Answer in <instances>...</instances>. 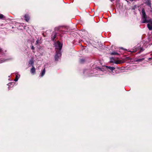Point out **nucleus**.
<instances>
[{
  "label": "nucleus",
  "mask_w": 152,
  "mask_h": 152,
  "mask_svg": "<svg viewBox=\"0 0 152 152\" xmlns=\"http://www.w3.org/2000/svg\"><path fill=\"white\" fill-rule=\"evenodd\" d=\"M143 42H140V44H141L142 43H143Z\"/></svg>",
  "instance_id": "412c9836"
},
{
  "label": "nucleus",
  "mask_w": 152,
  "mask_h": 152,
  "mask_svg": "<svg viewBox=\"0 0 152 152\" xmlns=\"http://www.w3.org/2000/svg\"><path fill=\"white\" fill-rule=\"evenodd\" d=\"M5 18L4 16L2 14H0V19H3Z\"/></svg>",
  "instance_id": "4468645a"
},
{
  "label": "nucleus",
  "mask_w": 152,
  "mask_h": 152,
  "mask_svg": "<svg viewBox=\"0 0 152 152\" xmlns=\"http://www.w3.org/2000/svg\"><path fill=\"white\" fill-rule=\"evenodd\" d=\"M111 56H119V54L115 51H113L110 53Z\"/></svg>",
  "instance_id": "39448f33"
},
{
  "label": "nucleus",
  "mask_w": 152,
  "mask_h": 152,
  "mask_svg": "<svg viewBox=\"0 0 152 152\" xmlns=\"http://www.w3.org/2000/svg\"><path fill=\"white\" fill-rule=\"evenodd\" d=\"M30 72L32 74L34 75L35 74L36 72V69L33 66H32V68L30 70Z\"/></svg>",
  "instance_id": "20e7f679"
},
{
  "label": "nucleus",
  "mask_w": 152,
  "mask_h": 152,
  "mask_svg": "<svg viewBox=\"0 0 152 152\" xmlns=\"http://www.w3.org/2000/svg\"><path fill=\"white\" fill-rule=\"evenodd\" d=\"M146 3L151 9V3L150 0H147V1H146Z\"/></svg>",
  "instance_id": "423d86ee"
},
{
  "label": "nucleus",
  "mask_w": 152,
  "mask_h": 152,
  "mask_svg": "<svg viewBox=\"0 0 152 152\" xmlns=\"http://www.w3.org/2000/svg\"><path fill=\"white\" fill-rule=\"evenodd\" d=\"M121 49H123V48H121Z\"/></svg>",
  "instance_id": "5701e85b"
},
{
  "label": "nucleus",
  "mask_w": 152,
  "mask_h": 152,
  "mask_svg": "<svg viewBox=\"0 0 152 152\" xmlns=\"http://www.w3.org/2000/svg\"><path fill=\"white\" fill-rule=\"evenodd\" d=\"M151 55L152 56V53L151 54Z\"/></svg>",
  "instance_id": "4be33fe9"
},
{
  "label": "nucleus",
  "mask_w": 152,
  "mask_h": 152,
  "mask_svg": "<svg viewBox=\"0 0 152 152\" xmlns=\"http://www.w3.org/2000/svg\"><path fill=\"white\" fill-rule=\"evenodd\" d=\"M1 51H2V50L1 49V48H0V53L1 52Z\"/></svg>",
  "instance_id": "6ab92c4d"
},
{
  "label": "nucleus",
  "mask_w": 152,
  "mask_h": 152,
  "mask_svg": "<svg viewBox=\"0 0 152 152\" xmlns=\"http://www.w3.org/2000/svg\"><path fill=\"white\" fill-rule=\"evenodd\" d=\"M125 60H120L118 58H111L110 62L111 63H114L116 64H120L124 62Z\"/></svg>",
  "instance_id": "7ed1b4c3"
},
{
  "label": "nucleus",
  "mask_w": 152,
  "mask_h": 152,
  "mask_svg": "<svg viewBox=\"0 0 152 152\" xmlns=\"http://www.w3.org/2000/svg\"><path fill=\"white\" fill-rule=\"evenodd\" d=\"M31 49H32V50H34V47L33 46H31Z\"/></svg>",
  "instance_id": "dca6fc26"
},
{
  "label": "nucleus",
  "mask_w": 152,
  "mask_h": 152,
  "mask_svg": "<svg viewBox=\"0 0 152 152\" xmlns=\"http://www.w3.org/2000/svg\"><path fill=\"white\" fill-rule=\"evenodd\" d=\"M45 68H44L43 70L42 71L41 73V77L45 75Z\"/></svg>",
  "instance_id": "9d476101"
},
{
  "label": "nucleus",
  "mask_w": 152,
  "mask_h": 152,
  "mask_svg": "<svg viewBox=\"0 0 152 152\" xmlns=\"http://www.w3.org/2000/svg\"><path fill=\"white\" fill-rule=\"evenodd\" d=\"M142 15L141 23H148L147 25L148 27L149 30H151L152 29V21H148L147 19V17L145 14V10L144 9L142 10Z\"/></svg>",
  "instance_id": "f257e3e1"
},
{
  "label": "nucleus",
  "mask_w": 152,
  "mask_h": 152,
  "mask_svg": "<svg viewBox=\"0 0 152 152\" xmlns=\"http://www.w3.org/2000/svg\"><path fill=\"white\" fill-rule=\"evenodd\" d=\"M62 46V44L59 41H58L55 43V47L56 49V54L55 57H60L61 56V50Z\"/></svg>",
  "instance_id": "f03ea898"
},
{
  "label": "nucleus",
  "mask_w": 152,
  "mask_h": 152,
  "mask_svg": "<svg viewBox=\"0 0 152 152\" xmlns=\"http://www.w3.org/2000/svg\"><path fill=\"white\" fill-rule=\"evenodd\" d=\"M34 63V61L32 59H31L29 61V64H30L32 66H33Z\"/></svg>",
  "instance_id": "f8f14e48"
},
{
  "label": "nucleus",
  "mask_w": 152,
  "mask_h": 152,
  "mask_svg": "<svg viewBox=\"0 0 152 152\" xmlns=\"http://www.w3.org/2000/svg\"><path fill=\"white\" fill-rule=\"evenodd\" d=\"M152 60V58H149L148 59V60L150 61Z\"/></svg>",
  "instance_id": "f3484780"
},
{
  "label": "nucleus",
  "mask_w": 152,
  "mask_h": 152,
  "mask_svg": "<svg viewBox=\"0 0 152 152\" xmlns=\"http://www.w3.org/2000/svg\"><path fill=\"white\" fill-rule=\"evenodd\" d=\"M18 79L17 78H15L14 80L15 81H17V80H18Z\"/></svg>",
  "instance_id": "a211bd4d"
},
{
  "label": "nucleus",
  "mask_w": 152,
  "mask_h": 152,
  "mask_svg": "<svg viewBox=\"0 0 152 152\" xmlns=\"http://www.w3.org/2000/svg\"><path fill=\"white\" fill-rule=\"evenodd\" d=\"M25 18L26 21L27 22H28L29 19V16L27 15H25Z\"/></svg>",
  "instance_id": "6e6552de"
},
{
  "label": "nucleus",
  "mask_w": 152,
  "mask_h": 152,
  "mask_svg": "<svg viewBox=\"0 0 152 152\" xmlns=\"http://www.w3.org/2000/svg\"><path fill=\"white\" fill-rule=\"evenodd\" d=\"M106 67L108 69H110V70L112 71L114 70L115 69V67H113L108 66H106Z\"/></svg>",
  "instance_id": "1a4fd4ad"
},
{
  "label": "nucleus",
  "mask_w": 152,
  "mask_h": 152,
  "mask_svg": "<svg viewBox=\"0 0 152 152\" xmlns=\"http://www.w3.org/2000/svg\"><path fill=\"white\" fill-rule=\"evenodd\" d=\"M145 43H144V44L142 45V48H141V47L139 48L138 49H140V50L141 51H143V50H144V48H146V46L145 47L146 45H145Z\"/></svg>",
  "instance_id": "9b49d317"
},
{
  "label": "nucleus",
  "mask_w": 152,
  "mask_h": 152,
  "mask_svg": "<svg viewBox=\"0 0 152 152\" xmlns=\"http://www.w3.org/2000/svg\"><path fill=\"white\" fill-rule=\"evenodd\" d=\"M84 61H85L83 59H82L80 60V62L81 63H83Z\"/></svg>",
  "instance_id": "2eb2a0df"
},
{
  "label": "nucleus",
  "mask_w": 152,
  "mask_h": 152,
  "mask_svg": "<svg viewBox=\"0 0 152 152\" xmlns=\"http://www.w3.org/2000/svg\"><path fill=\"white\" fill-rule=\"evenodd\" d=\"M56 34L55 32L54 33H53L52 35V37L51 38V40L53 41L56 38Z\"/></svg>",
  "instance_id": "0eeeda50"
},
{
  "label": "nucleus",
  "mask_w": 152,
  "mask_h": 152,
  "mask_svg": "<svg viewBox=\"0 0 152 152\" xmlns=\"http://www.w3.org/2000/svg\"><path fill=\"white\" fill-rule=\"evenodd\" d=\"M136 48H135L133 50H130L129 52L131 53H132L136 52V51H137V50L136 49Z\"/></svg>",
  "instance_id": "ddd939ff"
},
{
  "label": "nucleus",
  "mask_w": 152,
  "mask_h": 152,
  "mask_svg": "<svg viewBox=\"0 0 152 152\" xmlns=\"http://www.w3.org/2000/svg\"><path fill=\"white\" fill-rule=\"evenodd\" d=\"M111 1H112V0H111Z\"/></svg>",
  "instance_id": "b1692460"
},
{
  "label": "nucleus",
  "mask_w": 152,
  "mask_h": 152,
  "mask_svg": "<svg viewBox=\"0 0 152 152\" xmlns=\"http://www.w3.org/2000/svg\"><path fill=\"white\" fill-rule=\"evenodd\" d=\"M96 69H100V68H99V67H97V68H96Z\"/></svg>",
  "instance_id": "aec40b11"
}]
</instances>
